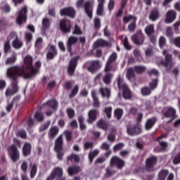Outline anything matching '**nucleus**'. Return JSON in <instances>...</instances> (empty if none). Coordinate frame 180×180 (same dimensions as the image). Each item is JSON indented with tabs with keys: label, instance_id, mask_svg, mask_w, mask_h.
Returning a JSON list of instances; mask_svg holds the SVG:
<instances>
[{
	"label": "nucleus",
	"instance_id": "nucleus-1",
	"mask_svg": "<svg viewBox=\"0 0 180 180\" xmlns=\"http://www.w3.org/2000/svg\"><path fill=\"white\" fill-rule=\"evenodd\" d=\"M24 65H13L8 68L7 77L11 81V88H7L6 91V96H11L19 92V87L18 84L19 78L23 77L24 79H29L32 77H34L39 69L33 66V58L27 55L24 58Z\"/></svg>",
	"mask_w": 180,
	"mask_h": 180
},
{
	"label": "nucleus",
	"instance_id": "nucleus-2",
	"mask_svg": "<svg viewBox=\"0 0 180 180\" xmlns=\"http://www.w3.org/2000/svg\"><path fill=\"white\" fill-rule=\"evenodd\" d=\"M117 60V53L116 52L112 53L108 58L105 65L104 68V72H110L112 71L115 72L117 69V63L116 60Z\"/></svg>",
	"mask_w": 180,
	"mask_h": 180
},
{
	"label": "nucleus",
	"instance_id": "nucleus-3",
	"mask_svg": "<svg viewBox=\"0 0 180 180\" xmlns=\"http://www.w3.org/2000/svg\"><path fill=\"white\" fill-rule=\"evenodd\" d=\"M76 8H77V9L84 8L86 15H87L90 19H92L94 15V6H92L91 1L85 2V0H77Z\"/></svg>",
	"mask_w": 180,
	"mask_h": 180
},
{
	"label": "nucleus",
	"instance_id": "nucleus-4",
	"mask_svg": "<svg viewBox=\"0 0 180 180\" xmlns=\"http://www.w3.org/2000/svg\"><path fill=\"white\" fill-rule=\"evenodd\" d=\"M64 146V140L63 139V135H60L55 141L54 150L56 153L57 158L59 161H63L64 158V149L63 146Z\"/></svg>",
	"mask_w": 180,
	"mask_h": 180
},
{
	"label": "nucleus",
	"instance_id": "nucleus-5",
	"mask_svg": "<svg viewBox=\"0 0 180 180\" xmlns=\"http://www.w3.org/2000/svg\"><path fill=\"white\" fill-rule=\"evenodd\" d=\"M117 84L120 91H122V96L124 99H131V90L129 88V86L124 83L122 77H118L117 79Z\"/></svg>",
	"mask_w": 180,
	"mask_h": 180
},
{
	"label": "nucleus",
	"instance_id": "nucleus-6",
	"mask_svg": "<svg viewBox=\"0 0 180 180\" xmlns=\"http://www.w3.org/2000/svg\"><path fill=\"white\" fill-rule=\"evenodd\" d=\"M163 56H165V60L160 62L161 65L165 67L167 72H171V70H172V67L175 64L172 61V54L168 53L167 50H165L162 52Z\"/></svg>",
	"mask_w": 180,
	"mask_h": 180
},
{
	"label": "nucleus",
	"instance_id": "nucleus-7",
	"mask_svg": "<svg viewBox=\"0 0 180 180\" xmlns=\"http://www.w3.org/2000/svg\"><path fill=\"white\" fill-rule=\"evenodd\" d=\"M130 20H132V22L128 25L127 29L130 33H133V32H134L136 29H137V17L133 15L124 16L123 18L124 23H129Z\"/></svg>",
	"mask_w": 180,
	"mask_h": 180
},
{
	"label": "nucleus",
	"instance_id": "nucleus-8",
	"mask_svg": "<svg viewBox=\"0 0 180 180\" xmlns=\"http://www.w3.org/2000/svg\"><path fill=\"white\" fill-rule=\"evenodd\" d=\"M7 151L8 153V155L12 160L13 162H17L20 160V153H19V150H18V147L16 145L12 144L7 148Z\"/></svg>",
	"mask_w": 180,
	"mask_h": 180
},
{
	"label": "nucleus",
	"instance_id": "nucleus-9",
	"mask_svg": "<svg viewBox=\"0 0 180 180\" xmlns=\"http://www.w3.org/2000/svg\"><path fill=\"white\" fill-rule=\"evenodd\" d=\"M27 21V6H24L18 13L16 23L18 26H22Z\"/></svg>",
	"mask_w": 180,
	"mask_h": 180
},
{
	"label": "nucleus",
	"instance_id": "nucleus-10",
	"mask_svg": "<svg viewBox=\"0 0 180 180\" xmlns=\"http://www.w3.org/2000/svg\"><path fill=\"white\" fill-rule=\"evenodd\" d=\"M79 60V56H75L70 60L68 67V75L69 77H74V75H75V70H77Z\"/></svg>",
	"mask_w": 180,
	"mask_h": 180
},
{
	"label": "nucleus",
	"instance_id": "nucleus-11",
	"mask_svg": "<svg viewBox=\"0 0 180 180\" xmlns=\"http://www.w3.org/2000/svg\"><path fill=\"white\" fill-rule=\"evenodd\" d=\"M131 40L136 46H141L144 43V34L141 30H138L136 32L131 36Z\"/></svg>",
	"mask_w": 180,
	"mask_h": 180
},
{
	"label": "nucleus",
	"instance_id": "nucleus-12",
	"mask_svg": "<svg viewBox=\"0 0 180 180\" xmlns=\"http://www.w3.org/2000/svg\"><path fill=\"white\" fill-rule=\"evenodd\" d=\"M158 162V158L157 156H151L146 160V169L148 172H153L154 171V167L157 165Z\"/></svg>",
	"mask_w": 180,
	"mask_h": 180
},
{
	"label": "nucleus",
	"instance_id": "nucleus-13",
	"mask_svg": "<svg viewBox=\"0 0 180 180\" xmlns=\"http://www.w3.org/2000/svg\"><path fill=\"white\" fill-rule=\"evenodd\" d=\"M76 13L75 8L72 7H65L60 10V16H68L72 19L75 18Z\"/></svg>",
	"mask_w": 180,
	"mask_h": 180
},
{
	"label": "nucleus",
	"instance_id": "nucleus-14",
	"mask_svg": "<svg viewBox=\"0 0 180 180\" xmlns=\"http://www.w3.org/2000/svg\"><path fill=\"white\" fill-rule=\"evenodd\" d=\"M46 50L48 51L46 53L47 60H54V58L58 56V51L55 45H49Z\"/></svg>",
	"mask_w": 180,
	"mask_h": 180
},
{
	"label": "nucleus",
	"instance_id": "nucleus-15",
	"mask_svg": "<svg viewBox=\"0 0 180 180\" xmlns=\"http://www.w3.org/2000/svg\"><path fill=\"white\" fill-rule=\"evenodd\" d=\"M110 165H115L118 169H122L126 165V162L117 156H113L110 160Z\"/></svg>",
	"mask_w": 180,
	"mask_h": 180
},
{
	"label": "nucleus",
	"instance_id": "nucleus-16",
	"mask_svg": "<svg viewBox=\"0 0 180 180\" xmlns=\"http://www.w3.org/2000/svg\"><path fill=\"white\" fill-rule=\"evenodd\" d=\"M102 68V64L100 60H92L90 62V65L87 68V71L91 74H95L96 71L101 70Z\"/></svg>",
	"mask_w": 180,
	"mask_h": 180
},
{
	"label": "nucleus",
	"instance_id": "nucleus-17",
	"mask_svg": "<svg viewBox=\"0 0 180 180\" xmlns=\"http://www.w3.org/2000/svg\"><path fill=\"white\" fill-rule=\"evenodd\" d=\"M59 26L63 33H70V32H71V22L68 20H61L59 23Z\"/></svg>",
	"mask_w": 180,
	"mask_h": 180
},
{
	"label": "nucleus",
	"instance_id": "nucleus-18",
	"mask_svg": "<svg viewBox=\"0 0 180 180\" xmlns=\"http://www.w3.org/2000/svg\"><path fill=\"white\" fill-rule=\"evenodd\" d=\"M163 117H162V120L164 119L168 118L174 120L176 117V110L172 107H168L167 110L165 112H162Z\"/></svg>",
	"mask_w": 180,
	"mask_h": 180
},
{
	"label": "nucleus",
	"instance_id": "nucleus-19",
	"mask_svg": "<svg viewBox=\"0 0 180 180\" xmlns=\"http://www.w3.org/2000/svg\"><path fill=\"white\" fill-rule=\"evenodd\" d=\"M126 129L129 136H137L141 133V129L137 125L132 126L131 124H128L126 126Z\"/></svg>",
	"mask_w": 180,
	"mask_h": 180
},
{
	"label": "nucleus",
	"instance_id": "nucleus-20",
	"mask_svg": "<svg viewBox=\"0 0 180 180\" xmlns=\"http://www.w3.org/2000/svg\"><path fill=\"white\" fill-rule=\"evenodd\" d=\"M78 43V37L75 36H70L68 39V41H66V47L68 49V53L70 54L72 53V46H75Z\"/></svg>",
	"mask_w": 180,
	"mask_h": 180
},
{
	"label": "nucleus",
	"instance_id": "nucleus-21",
	"mask_svg": "<svg viewBox=\"0 0 180 180\" xmlns=\"http://www.w3.org/2000/svg\"><path fill=\"white\" fill-rule=\"evenodd\" d=\"M176 11L169 10L166 13L165 23H172L176 19Z\"/></svg>",
	"mask_w": 180,
	"mask_h": 180
},
{
	"label": "nucleus",
	"instance_id": "nucleus-22",
	"mask_svg": "<svg viewBox=\"0 0 180 180\" xmlns=\"http://www.w3.org/2000/svg\"><path fill=\"white\" fill-rule=\"evenodd\" d=\"M158 119L157 117H152L150 118H148L146 123H145V129L146 130H151L154 126H155V123H157V121Z\"/></svg>",
	"mask_w": 180,
	"mask_h": 180
},
{
	"label": "nucleus",
	"instance_id": "nucleus-23",
	"mask_svg": "<svg viewBox=\"0 0 180 180\" xmlns=\"http://www.w3.org/2000/svg\"><path fill=\"white\" fill-rule=\"evenodd\" d=\"M88 116L87 123H89V124H92V123L96 120L98 110L95 109L91 110L88 113Z\"/></svg>",
	"mask_w": 180,
	"mask_h": 180
},
{
	"label": "nucleus",
	"instance_id": "nucleus-24",
	"mask_svg": "<svg viewBox=\"0 0 180 180\" xmlns=\"http://www.w3.org/2000/svg\"><path fill=\"white\" fill-rule=\"evenodd\" d=\"M159 146L154 148L155 153H165V151H167V148H168V143L167 142L159 141Z\"/></svg>",
	"mask_w": 180,
	"mask_h": 180
},
{
	"label": "nucleus",
	"instance_id": "nucleus-25",
	"mask_svg": "<svg viewBox=\"0 0 180 180\" xmlns=\"http://www.w3.org/2000/svg\"><path fill=\"white\" fill-rule=\"evenodd\" d=\"M30 154H32V144L26 142L22 147V155L24 157H29Z\"/></svg>",
	"mask_w": 180,
	"mask_h": 180
},
{
	"label": "nucleus",
	"instance_id": "nucleus-26",
	"mask_svg": "<svg viewBox=\"0 0 180 180\" xmlns=\"http://www.w3.org/2000/svg\"><path fill=\"white\" fill-rule=\"evenodd\" d=\"M81 172V167L77 165L70 166L68 169V174L70 176H72V175H77L79 174Z\"/></svg>",
	"mask_w": 180,
	"mask_h": 180
},
{
	"label": "nucleus",
	"instance_id": "nucleus-27",
	"mask_svg": "<svg viewBox=\"0 0 180 180\" xmlns=\"http://www.w3.org/2000/svg\"><path fill=\"white\" fill-rule=\"evenodd\" d=\"M160 18V11L158 8H153L149 15V19L152 22H155L158 19Z\"/></svg>",
	"mask_w": 180,
	"mask_h": 180
},
{
	"label": "nucleus",
	"instance_id": "nucleus-28",
	"mask_svg": "<svg viewBox=\"0 0 180 180\" xmlns=\"http://www.w3.org/2000/svg\"><path fill=\"white\" fill-rule=\"evenodd\" d=\"M105 74L103 76V82L105 85H110L112 83V78H113V73L110 72H104Z\"/></svg>",
	"mask_w": 180,
	"mask_h": 180
},
{
	"label": "nucleus",
	"instance_id": "nucleus-29",
	"mask_svg": "<svg viewBox=\"0 0 180 180\" xmlns=\"http://www.w3.org/2000/svg\"><path fill=\"white\" fill-rule=\"evenodd\" d=\"M60 132V129L58 127L55 126L50 128L49 131V139H54L58 133Z\"/></svg>",
	"mask_w": 180,
	"mask_h": 180
},
{
	"label": "nucleus",
	"instance_id": "nucleus-30",
	"mask_svg": "<svg viewBox=\"0 0 180 180\" xmlns=\"http://www.w3.org/2000/svg\"><path fill=\"white\" fill-rule=\"evenodd\" d=\"M99 92L101 94V96L103 98H107V99H109L110 98V89L108 87H101L99 89Z\"/></svg>",
	"mask_w": 180,
	"mask_h": 180
},
{
	"label": "nucleus",
	"instance_id": "nucleus-31",
	"mask_svg": "<svg viewBox=\"0 0 180 180\" xmlns=\"http://www.w3.org/2000/svg\"><path fill=\"white\" fill-rule=\"evenodd\" d=\"M12 46L15 50H20V49L23 47V41L16 37L14 41L12 42Z\"/></svg>",
	"mask_w": 180,
	"mask_h": 180
},
{
	"label": "nucleus",
	"instance_id": "nucleus-32",
	"mask_svg": "<svg viewBox=\"0 0 180 180\" xmlns=\"http://www.w3.org/2000/svg\"><path fill=\"white\" fill-rule=\"evenodd\" d=\"M98 5L96 10V15L98 16H103V4H105V0H98Z\"/></svg>",
	"mask_w": 180,
	"mask_h": 180
},
{
	"label": "nucleus",
	"instance_id": "nucleus-33",
	"mask_svg": "<svg viewBox=\"0 0 180 180\" xmlns=\"http://www.w3.org/2000/svg\"><path fill=\"white\" fill-rule=\"evenodd\" d=\"M96 124L99 129H102V130H105V131L109 129V123L104 120H100L98 122H97Z\"/></svg>",
	"mask_w": 180,
	"mask_h": 180
},
{
	"label": "nucleus",
	"instance_id": "nucleus-34",
	"mask_svg": "<svg viewBox=\"0 0 180 180\" xmlns=\"http://www.w3.org/2000/svg\"><path fill=\"white\" fill-rule=\"evenodd\" d=\"M44 105H46L52 109H57V106H58V103L57 102V100L51 99L44 103L42 106H44Z\"/></svg>",
	"mask_w": 180,
	"mask_h": 180
},
{
	"label": "nucleus",
	"instance_id": "nucleus-35",
	"mask_svg": "<svg viewBox=\"0 0 180 180\" xmlns=\"http://www.w3.org/2000/svg\"><path fill=\"white\" fill-rule=\"evenodd\" d=\"M95 46L96 47H108L109 46V42H108L106 40H104L103 39H97L95 41Z\"/></svg>",
	"mask_w": 180,
	"mask_h": 180
},
{
	"label": "nucleus",
	"instance_id": "nucleus-36",
	"mask_svg": "<svg viewBox=\"0 0 180 180\" xmlns=\"http://www.w3.org/2000/svg\"><path fill=\"white\" fill-rule=\"evenodd\" d=\"M123 109L117 108L114 110V117L116 120H121L122 117H123Z\"/></svg>",
	"mask_w": 180,
	"mask_h": 180
},
{
	"label": "nucleus",
	"instance_id": "nucleus-37",
	"mask_svg": "<svg viewBox=\"0 0 180 180\" xmlns=\"http://www.w3.org/2000/svg\"><path fill=\"white\" fill-rule=\"evenodd\" d=\"M99 155V150L95 149L94 150L89 152V161L90 164L94 162V159L95 157H98Z\"/></svg>",
	"mask_w": 180,
	"mask_h": 180
},
{
	"label": "nucleus",
	"instance_id": "nucleus-38",
	"mask_svg": "<svg viewBox=\"0 0 180 180\" xmlns=\"http://www.w3.org/2000/svg\"><path fill=\"white\" fill-rule=\"evenodd\" d=\"M145 33L148 36H151V34H154L155 33V29L154 28V24H150L146 27Z\"/></svg>",
	"mask_w": 180,
	"mask_h": 180
},
{
	"label": "nucleus",
	"instance_id": "nucleus-39",
	"mask_svg": "<svg viewBox=\"0 0 180 180\" xmlns=\"http://www.w3.org/2000/svg\"><path fill=\"white\" fill-rule=\"evenodd\" d=\"M30 167H31V170H30V178L31 179H33V178H34V176H36L37 174V165L36 163H34L33 165H32V163L30 165Z\"/></svg>",
	"mask_w": 180,
	"mask_h": 180
},
{
	"label": "nucleus",
	"instance_id": "nucleus-40",
	"mask_svg": "<svg viewBox=\"0 0 180 180\" xmlns=\"http://www.w3.org/2000/svg\"><path fill=\"white\" fill-rule=\"evenodd\" d=\"M169 174V172L167 169L160 170L158 174L159 179L158 180H165L167 176H168Z\"/></svg>",
	"mask_w": 180,
	"mask_h": 180
},
{
	"label": "nucleus",
	"instance_id": "nucleus-41",
	"mask_svg": "<svg viewBox=\"0 0 180 180\" xmlns=\"http://www.w3.org/2000/svg\"><path fill=\"white\" fill-rule=\"evenodd\" d=\"M79 91V86H78V84H76L69 94L70 99H72V98H75V96H77V94H78Z\"/></svg>",
	"mask_w": 180,
	"mask_h": 180
},
{
	"label": "nucleus",
	"instance_id": "nucleus-42",
	"mask_svg": "<svg viewBox=\"0 0 180 180\" xmlns=\"http://www.w3.org/2000/svg\"><path fill=\"white\" fill-rule=\"evenodd\" d=\"M77 119H78L80 130H85L86 129V125L84 123L85 120L84 115H79Z\"/></svg>",
	"mask_w": 180,
	"mask_h": 180
},
{
	"label": "nucleus",
	"instance_id": "nucleus-43",
	"mask_svg": "<svg viewBox=\"0 0 180 180\" xmlns=\"http://www.w3.org/2000/svg\"><path fill=\"white\" fill-rule=\"evenodd\" d=\"M141 95L143 96H150L153 91L148 86H144L141 89Z\"/></svg>",
	"mask_w": 180,
	"mask_h": 180
},
{
	"label": "nucleus",
	"instance_id": "nucleus-44",
	"mask_svg": "<svg viewBox=\"0 0 180 180\" xmlns=\"http://www.w3.org/2000/svg\"><path fill=\"white\" fill-rule=\"evenodd\" d=\"M34 119L37 120V122H44V115L40 111H37L34 115Z\"/></svg>",
	"mask_w": 180,
	"mask_h": 180
},
{
	"label": "nucleus",
	"instance_id": "nucleus-45",
	"mask_svg": "<svg viewBox=\"0 0 180 180\" xmlns=\"http://www.w3.org/2000/svg\"><path fill=\"white\" fill-rule=\"evenodd\" d=\"M158 86V79H153L151 82L149 83V88L150 91H155Z\"/></svg>",
	"mask_w": 180,
	"mask_h": 180
},
{
	"label": "nucleus",
	"instance_id": "nucleus-46",
	"mask_svg": "<svg viewBox=\"0 0 180 180\" xmlns=\"http://www.w3.org/2000/svg\"><path fill=\"white\" fill-rule=\"evenodd\" d=\"M80 158L79 156L77 154H71L69 156L67 157L68 161H74L75 162H78L79 161Z\"/></svg>",
	"mask_w": 180,
	"mask_h": 180
},
{
	"label": "nucleus",
	"instance_id": "nucleus-47",
	"mask_svg": "<svg viewBox=\"0 0 180 180\" xmlns=\"http://www.w3.org/2000/svg\"><path fill=\"white\" fill-rule=\"evenodd\" d=\"M146 70H147V68L142 65L134 67V71H135L136 74H143V72H146Z\"/></svg>",
	"mask_w": 180,
	"mask_h": 180
},
{
	"label": "nucleus",
	"instance_id": "nucleus-48",
	"mask_svg": "<svg viewBox=\"0 0 180 180\" xmlns=\"http://www.w3.org/2000/svg\"><path fill=\"white\" fill-rule=\"evenodd\" d=\"M50 124H51V122L50 120L46 121L45 123H44L39 127V131L41 132L46 131V130H47V129L50 127Z\"/></svg>",
	"mask_w": 180,
	"mask_h": 180
},
{
	"label": "nucleus",
	"instance_id": "nucleus-49",
	"mask_svg": "<svg viewBox=\"0 0 180 180\" xmlns=\"http://www.w3.org/2000/svg\"><path fill=\"white\" fill-rule=\"evenodd\" d=\"M16 60H18V57L15 53H13L12 57L6 59V64H15V63H16Z\"/></svg>",
	"mask_w": 180,
	"mask_h": 180
},
{
	"label": "nucleus",
	"instance_id": "nucleus-50",
	"mask_svg": "<svg viewBox=\"0 0 180 180\" xmlns=\"http://www.w3.org/2000/svg\"><path fill=\"white\" fill-rule=\"evenodd\" d=\"M4 54L6 56L7 54H9L11 53V42L9 40H7L4 44Z\"/></svg>",
	"mask_w": 180,
	"mask_h": 180
},
{
	"label": "nucleus",
	"instance_id": "nucleus-51",
	"mask_svg": "<svg viewBox=\"0 0 180 180\" xmlns=\"http://www.w3.org/2000/svg\"><path fill=\"white\" fill-rule=\"evenodd\" d=\"M167 44V39L164 36H161L159 38V47L160 49H164Z\"/></svg>",
	"mask_w": 180,
	"mask_h": 180
},
{
	"label": "nucleus",
	"instance_id": "nucleus-52",
	"mask_svg": "<svg viewBox=\"0 0 180 180\" xmlns=\"http://www.w3.org/2000/svg\"><path fill=\"white\" fill-rule=\"evenodd\" d=\"M112 110H113V108H112V106L106 107L104 109V113H105L106 117H108V119H111L112 118Z\"/></svg>",
	"mask_w": 180,
	"mask_h": 180
},
{
	"label": "nucleus",
	"instance_id": "nucleus-53",
	"mask_svg": "<svg viewBox=\"0 0 180 180\" xmlns=\"http://www.w3.org/2000/svg\"><path fill=\"white\" fill-rule=\"evenodd\" d=\"M134 72V69L129 68L127 73V78L128 79H131V78H134V77H136Z\"/></svg>",
	"mask_w": 180,
	"mask_h": 180
},
{
	"label": "nucleus",
	"instance_id": "nucleus-54",
	"mask_svg": "<svg viewBox=\"0 0 180 180\" xmlns=\"http://www.w3.org/2000/svg\"><path fill=\"white\" fill-rule=\"evenodd\" d=\"M123 46L124 49H126V50H128V51H130L132 49L131 45H130V43H129V38H127V37H126L124 39Z\"/></svg>",
	"mask_w": 180,
	"mask_h": 180
},
{
	"label": "nucleus",
	"instance_id": "nucleus-55",
	"mask_svg": "<svg viewBox=\"0 0 180 180\" xmlns=\"http://www.w3.org/2000/svg\"><path fill=\"white\" fill-rule=\"evenodd\" d=\"M94 27L96 30H99L101 29V18H96L94 20Z\"/></svg>",
	"mask_w": 180,
	"mask_h": 180
},
{
	"label": "nucleus",
	"instance_id": "nucleus-56",
	"mask_svg": "<svg viewBox=\"0 0 180 180\" xmlns=\"http://www.w3.org/2000/svg\"><path fill=\"white\" fill-rule=\"evenodd\" d=\"M82 30L81 27L78 26V25H75V30L72 32V34H77V36H81L82 34Z\"/></svg>",
	"mask_w": 180,
	"mask_h": 180
},
{
	"label": "nucleus",
	"instance_id": "nucleus-57",
	"mask_svg": "<svg viewBox=\"0 0 180 180\" xmlns=\"http://www.w3.org/2000/svg\"><path fill=\"white\" fill-rule=\"evenodd\" d=\"M17 137H20L21 139H26L27 137V134H26V131L24 129H21L18 131L16 133Z\"/></svg>",
	"mask_w": 180,
	"mask_h": 180
},
{
	"label": "nucleus",
	"instance_id": "nucleus-58",
	"mask_svg": "<svg viewBox=\"0 0 180 180\" xmlns=\"http://www.w3.org/2000/svg\"><path fill=\"white\" fill-rule=\"evenodd\" d=\"M72 82H74V81H66L63 86L64 89H66V91H70V89L72 88Z\"/></svg>",
	"mask_w": 180,
	"mask_h": 180
},
{
	"label": "nucleus",
	"instance_id": "nucleus-59",
	"mask_svg": "<svg viewBox=\"0 0 180 180\" xmlns=\"http://www.w3.org/2000/svg\"><path fill=\"white\" fill-rule=\"evenodd\" d=\"M124 147V143H117L114 147H113V151L114 153H116V151H120L122 148Z\"/></svg>",
	"mask_w": 180,
	"mask_h": 180
},
{
	"label": "nucleus",
	"instance_id": "nucleus-60",
	"mask_svg": "<svg viewBox=\"0 0 180 180\" xmlns=\"http://www.w3.org/2000/svg\"><path fill=\"white\" fill-rule=\"evenodd\" d=\"M42 26L44 29H47L50 27V19L49 18H44L42 20Z\"/></svg>",
	"mask_w": 180,
	"mask_h": 180
},
{
	"label": "nucleus",
	"instance_id": "nucleus-61",
	"mask_svg": "<svg viewBox=\"0 0 180 180\" xmlns=\"http://www.w3.org/2000/svg\"><path fill=\"white\" fill-rule=\"evenodd\" d=\"M64 134L67 141H71L72 140V132L70 131H65Z\"/></svg>",
	"mask_w": 180,
	"mask_h": 180
},
{
	"label": "nucleus",
	"instance_id": "nucleus-62",
	"mask_svg": "<svg viewBox=\"0 0 180 180\" xmlns=\"http://www.w3.org/2000/svg\"><path fill=\"white\" fill-rule=\"evenodd\" d=\"M147 74L148 75L149 77H151V75H155V77H158V75H160V72L157 69H152L150 70H148L147 72Z\"/></svg>",
	"mask_w": 180,
	"mask_h": 180
},
{
	"label": "nucleus",
	"instance_id": "nucleus-63",
	"mask_svg": "<svg viewBox=\"0 0 180 180\" xmlns=\"http://www.w3.org/2000/svg\"><path fill=\"white\" fill-rule=\"evenodd\" d=\"M174 165H178L180 164V152L173 159Z\"/></svg>",
	"mask_w": 180,
	"mask_h": 180
},
{
	"label": "nucleus",
	"instance_id": "nucleus-64",
	"mask_svg": "<svg viewBox=\"0 0 180 180\" xmlns=\"http://www.w3.org/2000/svg\"><path fill=\"white\" fill-rule=\"evenodd\" d=\"M173 44L176 47H178V49H180V37H177L172 39Z\"/></svg>",
	"mask_w": 180,
	"mask_h": 180
}]
</instances>
